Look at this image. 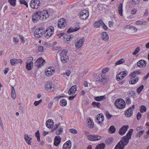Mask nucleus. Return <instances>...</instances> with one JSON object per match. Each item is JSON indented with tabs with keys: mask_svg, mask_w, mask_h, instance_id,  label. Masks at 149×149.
<instances>
[{
	"mask_svg": "<svg viewBox=\"0 0 149 149\" xmlns=\"http://www.w3.org/2000/svg\"><path fill=\"white\" fill-rule=\"evenodd\" d=\"M102 75L100 77H99L97 79V81H98V82H101L103 83H105L107 81V79L105 76H103Z\"/></svg>",
	"mask_w": 149,
	"mask_h": 149,
	"instance_id": "393cba45",
	"label": "nucleus"
},
{
	"mask_svg": "<svg viewBox=\"0 0 149 149\" xmlns=\"http://www.w3.org/2000/svg\"><path fill=\"white\" fill-rule=\"evenodd\" d=\"M113 139L112 138H108L105 141V143L106 144H110L111 143Z\"/></svg>",
	"mask_w": 149,
	"mask_h": 149,
	"instance_id": "09e8293b",
	"label": "nucleus"
},
{
	"mask_svg": "<svg viewBox=\"0 0 149 149\" xmlns=\"http://www.w3.org/2000/svg\"><path fill=\"white\" fill-rule=\"evenodd\" d=\"M42 102L41 99L40 100L38 101H35L34 102V104L35 106H38L40 103Z\"/></svg>",
	"mask_w": 149,
	"mask_h": 149,
	"instance_id": "4d7b16f0",
	"label": "nucleus"
},
{
	"mask_svg": "<svg viewBox=\"0 0 149 149\" xmlns=\"http://www.w3.org/2000/svg\"><path fill=\"white\" fill-rule=\"evenodd\" d=\"M43 50L44 47L42 46H40L38 47V50L39 52H42Z\"/></svg>",
	"mask_w": 149,
	"mask_h": 149,
	"instance_id": "13d9d810",
	"label": "nucleus"
},
{
	"mask_svg": "<svg viewBox=\"0 0 149 149\" xmlns=\"http://www.w3.org/2000/svg\"><path fill=\"white\" fill-rule=\"evenodd\" d=\"M129 28L131 29L132 31L133 30L134 32H135L137 31V28L136 27L132 26H130Z\"/></svg>",
	"mask_w": 149,
	"mask_h": 149,
	"instance_id": "603ef678",
	"label": "nucleus"
},
{
	"mask_svg": "<svg viewBox=\"0 0 149 149\" xmlns=\"http://www.w3.org/2000/svg\"><path fill=\"white\" fill-rule=\"evenodd\" d=\"M129 126L126 125L123 126L119 130V134L121 135H123L128 129Z\"/></svg>",
	"mask_w": 149,
	"mask_h": 149,
	"instance_id": "f8f14e48",
	"label": "nucleus"
},
{
	"mask_svg": "<svg viewBox=\"0 0 149 149\" xmlns=\"http://www.w3.org/2000/svg\"><path fill=\"white\" fill-rule=\"evenodd\" d=\"M133 113L132 107H130L128 109L125 111V115L127 117H129L132 115Z\"/></svg>",
	"mask_w": 149,
	"mask_h": 149,
	"instance_id": "4be33fe9",
	"label": "nucleus"
},
{
	"mask_svg": "<svg viewBox=\"0 0 149 149\" xmlns=\"http://www.w3.org/2000/svg\"><path fill=\"white\" fill-rule=\"evenodd\" d=\"M11 96L14 99H15L16 98V94L15 91V88L13 86H12L11 91Z\"/></svg>",
	"mask_w": 149,
	"mask_h": 149,
	"instance_id": "bb28decb",
	"label": "nucleus"
},
{
	"mask_svg": "<svg viewBox=\"0 0 149 149\" xmlns=\"http://www.w3.org/2000/svg\"><path fill=\"white\" fill-rule=\"evenodd\" d=\"M123 3H120L119 6L118 7V12L119 14L121 16H122L123 15Z\"/></svg>",
	"mask_w": 149,
	"mask_h": 149,
	"instance_id": "c756f323",
	"label": "nucleus"
},
{
	"mask_svg": "<svg viewBox=\"0 0 149 149\" xmlns=\"http://www.w3.org/2000/svg\"><path fill=\"white\" fill-rule=\"evenodd\" d=\"M15 62L16 64L17 63H20L22 64V61L21 59H15Z\"/></svg>",
	"mask_w": 149,
	"mask_h": 149,
	"instance_id": "69168bd1",
	"label": "nucleus"
},
{
	"mask_svg": "<svg viewBox=\"0 0 149 149\" xmlns=\"http://www.w3.org/2000/svg\"><path fill=\"white\" fill-rule=\"evenodd\" d=\"M106 98L105 95H103L100 96H97L95 97V100L97 101H100L105 99Z\"/></svg>",
	"mask_w": 149,
	"mask_h": 149,
	"instance_id": "7c9ffc66",
	"label": "nucleus"
},
{
	"mask_svg": "<svg viewBox=\"0 0 149 149\" xmlns=\"http://www.w3.org/2000/svg\"><path fill=\"white\" fill-rule=\"evenodd\" d=\"M77 86L74 85L72 86L69 89L68 91L69 95H74V94L77 91Z\"/></svg>",
	"mask_w": 149,
	"mask_h": 149,
	"instance_id": "f3484780",
	"label": "nucleus"
},
{
	"mask_svg": "<svg viewBox=\"0 0 149 149\" xmlns=\"http://www.w3.org/2000/svg\"><path fill=\"white\" fill-rule=\"evenodd\" d=\"M92 105L93 107H97L98 108H100L101 107V104L99 102H96L94 101L92 103Z\"/></svg>",
	"mask_w": 149,
	"mask_h": 149,
	"instance_id": "c9c22d12",
	"label": "nucleus"
},
{
	"mask_svg": "<svg viewBox=\"0 0 149 149\" xmlns=\"http://www.w3.org/2000/svg\"><path fill=\"white\" fill-rule=\"evenodd\" d=\"M15 58H13L11 59L10 61V63L12 65H14L16 64L15 62Z\"/></svg>",
	"mask_w": 149,
	"mask_h": 149,
	"instance_id": "0e129e2a",
	"label": "nucleus"
},
{
	"mask_svg": "<svg viewBox=\"0 0 149 149\" xmlns=\"http://www.w3.org/2000/svg\"><path fill=\"white\" fill-rule=\"evenodd\" d=\"M136 93V92L134 91H132L131 92H130V93L129 94V96H134V95Z\"/></svg>",
	"mask_w": 149,
	"mask_h": 149,
	"instance_id": "e2e57ef3",
	"label": "nucleus"
},
{
	"mask_svg": "<svg viewBox=\"0 0 149 149\" xmlns=\"http://www.w3.org/2000/svg\"><path fill=\"white\" fill-rule=\"evenodd\" d=\"M104 116L102 113H100L97 116L96 120H97V123L101 125L103 122L104 120Z\"/></svg>",
	"mask_w": 149,
	"mask_h": 149,
	"instance_id": "4468645a",
	"label": "nucleus"
},
{
	"mask_svg": "<svg viewBox=\"0 0 149 149\" xmlns=\"http://www.w3.org/2000/svg\"><path fill=\"white\" fill-rule=\"evenodd\" d=\"M146 108L145 105H142L140 107V111L142 113L145 112L146 111Z\"/></svg>",
	"mask_w": 149,
	"mask_h": 149,
	"instance_id": "4c0bfd02",
	"label": "nucleus"
},
{
	"mask_svg": "<svg viewBox=\"0 0 149 149\" xmlns=\"http://www.w3.org/2000/svg\"><path fill=\"white\" fill-rule=\"evenodd\" d=\"M88 139L91 141H96L101 139V136L99 135H88L87 136Z\"/></svg>",
	"mask_w": 149,
	"mask_h": 149,
	"instance_id": "6e6552de",
	"label": "nucleus"
},
{
	"mask_svg": "<svg viewBox=\"0 0 149 149\" xmlns=\"http://www.w3.org/2000/svg\"><path fill=\"white\" fill-rule=\"evenodd\" d=\"M80 17L83 19H86L89 16V13L87 10H83L80 13Z\"/></svg>",
	"mask_w": 149,
	"mask_h": 149,
	"instance_id": "9b49d317",
	"label": "nucleus"
},
{
	"mask_svg": "<svg viewBox=\"0 0 149 149\" xmlns=\"http://www.w3.org/2000/svg\"><path fill=\"white\" fill-rule=\"evenodd\" d=\"M146 22H143V21L138 20L135 22V24L137 25H142L146 24Z\"/></svg>",
	"mask_w": 149,
	"mask_h": 149,
	"instance_id": "a19ab883",
	"label": "nucleus"
},
{
	"mask_svg": "<svg viewBox=\"0 0 149 149\" xmlns=\"http://www.w3.org/2000/svg\"><path fill=\"white\" fill-rule=\"evenodd\" d=\"M122 141H120L116 145L114 149H123L125 145L123 144Z\"/></svg>",
	"mask_w": 149,
	"mask_h": 149,
	"instance_id": "412c9836",
	"label": "nucleus"
},
{
	"mask_svg": "<svg viewBox=\"0 0 149 149\" xmlns=\"http://www.w3.org/2000/svg\"><path fill=\"white\" fill-rule=\"evenodd\" d=\"M133 130L132 129H131L127 134L126 136H124L122 138V140L120 141H122L123 144L124 145L126 146L127 145L129 142V140L131 137Z\"/></svg>",
	"mask_w": 149,
	"mask_h": 149,
	"instance_id": "f03ea898",
	"label": "nucleus"
},
{
	"mask_svg": "<svg viewBox=\"0 0 149 149\" xmlns=\"http://www.w3.org/2000/svg\"><path fill=\"white\" fill-rule=\"evenodd\" d=\"M43 27H40L38 29H36L34 32V35L35 37L36 36L40 34L42 30L43 29Z\"/></svg>",
	"mask_w": 149,
	"mask_h": 149,
	"instance_id": "cd10ccee",
	"label": "nucleus"
},
{
	"mask_svg": "<svg viewBox=\"0 0 149 149\" xmlns=\"http://www.w3.org/2000/svg\"><path fill=\"white\" fill-rule=\"evenodd\" d=\"M24 138L26 142L28 144L31 145V142H30V141L31 139V138L29 137L27 134H26L24 135Z\"/></svg>",
	"mask_w": 149,
	"mask_h": 149,
	"instance_id": "473e14b6",
	"label": "nucleus"
},
{
	"mask_svg": "<svg viewBox=\"0 0 149 149\" xmlns=\"http://www.w3.org/2000/svg\"><path fill=\"white\" fill-rule=\"evenodd\" d=\"M45 30V28H43V29L42 30V31H41L40 34V35H37L35 37L36 38H39L41 37H42V36L43 34L44 33H45V31H44Z\"/></svg>",
	"mask_w": 149,
	"mask_h": 149,
	"instance_id": "de8ad7c7",
	"label": "nucleus"
},
{
	"mask_svg": "<svg viewBox=\"0 0 149 149\" xmlns=\"http://www.w3.org/2000/svg\"><path fill=\"white\" fill-rule=\"evenodd\" d=\"M103 22L102 19H100L99 21H96L95 22L94 25V27L95 28H99L101 25H102Z\"/></svg>",
	"mask_w": 149,
	"mask_h": 149,
	"instance_id": "a878e982",
	"label": "nucleus"
},
{
	"mask_svg": "<svg viewBox=\"0 0 149 149\" xmlns=\"http://www.w3.org/2000/svg\"><path fill=\"white\" fill-rule=\"evenodd\" d=\"M101 38L104 41L107 42L109 39V36L106 32H104L102 33Z\"/></svg>",
	"mask_w": 149,
	"mask_h": 149,
	"instance_id": "5701e85b",
	"label": "nucleus"
},
{
	"mask_svg": "<svg viewBox=\"0 0 149 149\" xmlns=\"http://www.w3.org/2000/svg\"><path fill=\"white\" fill-rule=\"evenodd\" d=\"M54 28L53 26H51L48 27L46 30L45 37L47 38H49L54 33Z\"/></svg>",
	"mask_w": 149,
	"mask_h": 149,
	"instance_id": "39448f33",
	"label": "nucleus"
},
{
	"mask_svg": "<svg viewBox=\"0 0 149 149\" xmlns=\"http://www.w3.org/2000/svg\"><path fill=\"white\" fill-rule=\"evenodd\" d=\"M102 26L104 29L106 31L108 29V27L107 26L104 24V23L103 22V23H102Z\"/></svg>",
	"mask_w": 149,
	"mask_h": 149,
	"instance_id": "680f3d73",
	"label": "nucleus"
},
{
	"mask_svg": "<svg viewBox=\"0 0 149 149\" xmlns=\"http://www.w3.org/2000/svg\"><path fill=\"white\" fill-rule=\"evenodd\" d=\"M93 122L91 119V118H89V120L88 121V126H89V127H88L90 128H92L93 127Z\"/></svg>",
	"mask_w": 149,
	"mask_h": 149,
	"instance_id": "2f4dec72",
	"label": "nucleus"
},
{
	"mask_svg": "<svg viewBox=\"0 0 149 149\" xmlns=\"http://www.w3.org/2000/svg\"><path fill=\"white\" fill-rule=\"evenodd\" d=\"M40 2L39 0H32L30 2V6L33 8L37 9L39 7Z\"/></svg>",
	"mask_w": 149,
	"mask_h": 149,
	"instance_id": "423d86ee",
	"label": "nucleus"
},
{
	"mask_svg": "<svg viewBox=\"0 0 149 149\" xmlns=\"http://www.w3.org/2000/svg\"><path fill=\"white\" fill-rule=\"evenodd\" d=\"M125 62V60L123 58H122L116 62L115 63V65L116 66L118 65L122 64L123 63Z\"/></svg>",
	"mask_w": 149,
	"mask_h": 149,
	"instance_id": "c03bdc74",
	"label": "nucleus"
},
{
	"mask_svg": "<svg viewBox=\"0 0 149 149\" xmlns=\"http://www.w3.org/2000/svg\"><path fill=\"white\" fill-rule=\"evenodd\" d=\"M26 68L28 70H30L32 69V66L33 64L26 63Z\"/></svg>",
	"mask_w": 149,
	"mask_h": 149,
	"instance_id": "58836bf2",
	"label": "nucleus"
},
{
	"mask_svg": "<svg viewBox=\"0 0 149 149\" xmlns=\"http://www.w3.org/2000/svg\"><path fill=\"white\" fill-rule=\"evenodd\" d=\"M45 62V61L42 57H40L34 63V64L38 67H40L42 66Z\"/></svg>",
	"mask_w": 149,
	"mask_h": 149,
	"instance_id": "9d476101",
	"label": "nucleus"
},
{
	"mask_svg": "<svg viewBox=\"0 0 149 149\" xmlns=\"http://www.w3.org/2000/svg\"><path fill=\"white\" fill-rule=\"evenodd\" d=\"M66 144V143H64L63 144V149H70L71 147L69 146Z\"/></svg>",
	"mask_w": 149,
	"mask_h": 149,
	"instance_id": "5fc2aeb1",
	"label": "nucleus"
},
{
	"mask_svg": "<svg viewBox=\"0 0 149 149\" xmlns=\"http://www.w3.org/2000/svg\"><path fill=\"white\" fill-rule=\"evenodd\" d=\"M141 113L139 112L137 113L136 115V118L137 120H139L140 119L141 117Z\"/></svg>",
	"mask_w": 149,
	"mask_h": 149,
	"instance_id": "bf43d9fd",
	"label": "nucleus"
},
{
	"mask_svg": "<svg viewBox=\"0 0 149 149\" xmlns=\"http://www.w3.org/2000/svg\"><path fill=\"white\" fill-rule=\"evenodd\" d=\"M105 145L104 143H102L97 145L95 147V149H104Z\"/></svg>",
	"mask_w": 149,
	"mask_h": 149,
	"instance_id": "c85d7f7f",
	"label": "nucleus"
},
{
	"mask_svg": "<svg viewBox=\"0 0 149 149\" xmlns=\"http://www.w3.org/2000/svg\"><path fill=\"white\" fill-rule=\"evenodd\" d=\"M144 130H141L138 132L136 134V136L140 137L144 133Z\"/></svg>",
	"mask_w": 149,
	"mask_h": 149,
	"instance_id": "3c124183",
	"label": "nucleus"
},
{
	"mask_svg": "<svg viewBox=\"0 0 149 149\" xmlns=\"http://www.w3.org/2000/svg\"><path fill=\"white\" fill-rule=\"evenodd\" d=\"M139 80L138 77H131L129 83L130 84H134L137 83Z\"/></svg>",
	"mask_w": 149,
	"mask_h": 149,
	"instance_id": "b1692460",
	"label": "nucleus"
},
{
	"mask_svg": "<svg viewBox=\"0 0 149 149\" xmlns=\"http://www.w3.org/2000/svg\"><path fill=\"white\" fill-rule=\"evenodd\" d=\"M84 40L85 38L84 37H83L79 40L75 44V47L77 48L80 47L83 44Z\"/></svg>",
	"mask_w": 149,
	"mask_h": 149,
	"instance_id": "dca6fc26",
	"label": "nucleus"
},
{
	"mask_svg": "<svg viewBox=\"0 0 149 149\" xmlns=\"http://www.w3.org/2000/svg\"><path fill=\"white\" fill-rule=\"evenodd\" d=\"M16 0H8V2L11 5L15 7L16 5Z\"/></svg>",
	"mask_w": 149,
	"mask_h": 149,
	"instance_id": "37998d69",
	"label": "nucleus"
},
{
	"mask_svg": "<svg viewBox=\"0 0 149 149\" xmlns=\"http://www.w3.org/2000/svg\"><path fill=\"white\" fill-rule=\"evenodd\" d=\"M144 87V86L143 85H141L139 87L136 89V92L139 94L141 91H142Z\"/></svg>",
	"mask_w": 149,
	"mask_h": 149,
	"instance_id": "79ce46f5",
	"label": "nucleus"
},
{
	"mask_svg": "<svg viewBox=\"0 0 149 149\" xmlns=\"http://www.w3.org/2000/svg\"><path fill=\"white\" fill-rule=\"evenodd\" d=\"M69 131L74 134H76L77 133V131L75 129L73 128L70 129Z\"/></svg>",
	"mask_w": 149,
	"mask_h": 149,
	"instance_id": "6e6d98bb",
	"label": "nucleus"
},
{
	"mask_svg": "<svg viewBox=\"0 0 149 149\" xmlns=\"http://www.w3.org/2000/svg\"><path fill=\"white\" fill-rule=\"evenodd\" d=\"M63 131V128L62 127H60L58 129V130L56 131V135H60V134H62V132Z\"/></svg>",
	"mask_w": 149,
	"mask_h": 149,
	"instance_id": "ea45409f",
	"label": "nucleus"
},
{
	"mask_svg": "<svg viewBox=\"0 0 149 149\" xmlns=\"http://www.w3.org/2000/svg\"><path fill=\"white\" fill-rule=\"evenodd\" d=\"M19 37L22 40V42L23 43V44H24L25 43V40L24 39V38L23 36H22L21 35H19Z\"/></svg>",
	"mask_w": 149,
	"mask_h": 149,
	"instance_id": "774afa93",
	"label": "nucleus"
},
{
	"mask_svg": "<svg viewBox=\"0 0 149 149\" xmlns=\"http://www.w3.org/2000/svg\"><path fill=\"white\" fill-rule=\"evenodd\" d=\"M41 20H44L46 19L47 17L49 16V13L48 11L43 10L41 12Z\"/></svg>",
	"mask_w": 149,
	"mask_h": 149,
	"instance_id": "ddd939ff",
	"label": "nucleus"
},
{
	"mask_svg": "<svg viewBox=\"0 0 149 149\" xmlns=\"http://www.w3.org/2000/svg\"><path fill=\"white\" fill-rule=\"evenodd\" d=\"M67 52L68 50L64 49L59 53L61 61L63 63H66L69 59L68 56L67 55Z\"/></svg>",
	"mask_w": 149,
	"mask_h": 149,
	"instance_id": "f257e3e1",
	"label": "nucleus"
},
{
	"mask_svg": "<svg viewBox=\"0 0 149 149\" xmlns=\"http://www.w3.org/2000/svg\"><path fill=\"white\" fill-rule=\"evenodd\" d=\"M20 2L21 4H24L27 7H28V4L25 0H20Z\"/></svg>",
	"mask_w": 149,
	"mask_h": 149,
	"instance_id": "8fccbe9b",
	"label": "nucleus"
},
{
	"mask_svg": "<svg viewBox=\"0 0 149 149\" xmlns=\"http://www.w3.org/2000/svg\"><path fill=\"white\" fill-rule=\"evenodd\" d=\"M140 49V47H138L135 49L134 51L133 52L132 54L134 55H136L139 52Z\"/></svg>",
	"mask_w": 149,
	"mask_h": 149,
	"instance_id": "49530a36",
	"label": "nucleus"
},
{
	"mask_svg": "<svg viewBox=\"0 0 149 149\" xmlns=\"http://www.w3.org/2000/svg\"><path fill=\"white\" fill-rule=\"evenodd\" d=\"M32 19L33 22H36L39 19L41 20V11H39L34 13L32 16Z\"/></svg>",
	"mask_w": 149,
	"mask_h": 149,
	"instance_id": "20e7f679",
	"label": "nucleus"
},
{
	"mask_svg": "<svg viewBox=\"0 0 149 149\" xmlns=\"http://www.w3.org/2000/svg\"><path fill=\"white\" fill-rule=\"evenodd\" d=\"M106 117L108 119H110L112 117V116L111 115L109 112L107 113L106 114Z\"/></svg>",
	"mask_w": 149,
	"mask_h": 149,
	"instance_id": "338daca9",
	"label": "nucleus"
},
{
	"mask_svg": "<svg viewBox=\"0 0 149 149\" xmlns=\"http://www.w3.org/2000/svg\"><path fill=\"white\" fill-rule=\"evenodd\" d=\"M68 35H67V36H64L63 37H64V38L66 39V41L67 42H68V41H70L71 39H72V38L73 37V36H72V35H68Z\"/></svg>",
	"mask_w": 149,
	"mask_h": 149,
	"instance_id": "a18cd8bd",
	"label": "nucleus"
},
{
	"mask_svg": "<svg viewBox=\"0 0 149 149\" xmlns=\"http://www.w3.org/2000/svg\"><path fill=\"white\" fill-rule=\"evenodd\" d=\"M54 73V70H52V71L51 70H46L45 72V74L47 76H50L52 75Z\"/></svg>",
	"mask_w": 149,
	"mask_h": 149,
	"instance_id": "e433bc0d",
	"label": "nucleus"
},
{
	"mask_svg": "<svg viewBox=\"0 0 149 149\" xmlns=\"http://www.w3.org/2000/svg\"><path fill=\"white\" fill-rule=\"evenodd\" d=\"M54 125L53 121L52 119H48L46 122V125L49 128H52Z\"/></svg>",
	"mask_w": 149,
	"mask_h": 149,
	"instance_id": "6ab92c4d",
	"label": "nucleus"
},
{
	"mask_svg": "<svg viewBox=\"0 0 149 149\" xmlns=\"http://www.w3.org/2000/svg\"><path fill=\"white\" fill-rule=\"evenodd\" d=\"M60 105L64 107L67 104V102L66 100L65 99H61L60 102Z\"/></svg>",
	"mask_w": 149,
	"mask_h": 149,
	"instance_id": "f704fd0d",
	"label": "nucleus"
},
{
	"mask_svg": "<svg viewBox=\"0 0 149 149\" xmlns=\"http://www.w3.org/2000/svg\"><path fill=\"white\" fill-rule=\"evenodd\" d=\"M80 28V27H79V24H77L75 25V27L74 28L71 27L69 28L67 31V32L69 33L77 31Z\"/></svg>",
	"mask_w": 149,
	"mask_h": 149,
	"instance_id": "a211bd4d",
	"label": "nucleus"
},
{
	"mask_svg": "<svg viewBox=\"0 0 149 149\" xmlns=\"http://www.w3.org/2000/svg\"><path fill=\"white\" fill-rule=\"evenodd\" d=\"M115 105L117 108L119 109H122L125 107V103L123 99L119 98L115 101Z\"/></svg>",
	"mask_w": 149,
	"mask_h": 149,
	"instance_id": "7ed1b4c3",
	"label": "nucleus"
},
{
	"mask_svg": "<svg viewBox=\"0 0 149 149\" xmlns=\"http://www.w3.org/2000/svg\"><path fill=\"white\" fill-rule=\"evenodd\" d=\"M130 76L131 77H138L136 76V74L135 73V72L134 71L132 72L131 73L130 75Z\"/></svg>",
	"mask_w": 149,
	"mask_h": 149,
	"instance_id": "052dcab7",
	"label": "nucleus"
},
{
	"mask_svg": "<svg viewBox=\"0 0 149 149\" xmlns=\"http://www.w3.org/2000/svg\"><path fill=\"white\" fill-rule=\"evenodd\" d=\"M54 85L51 81H49L45 84V89L47 91H52L54 90Z\"/></svg>",
	"mask_w": 149,
	"mask_h": 149,
	"instance_id": "0eeeda50",
	"label": "nucleus"
},
{
	"mask_svg": "<svg viewBox=\"0 0 149 149\" xmlns=\"http://www.w3.org/2000/svg\"><path fill=\"white\" fill-rule=\"evenodd\" d=\"M109 132L111 134L114 133L116 130V129L113 125L111 126L109 129Z\"/></svg>",
	"mask_w": 149,
	"mask_h": 149,
	"instance_id": "72a5a7b5",
	"label": "nucleus"
},
{
	"mask_svg": "<svg viewBox=\"0 0 149 149\" xmlns=\"http://www.w3.org/2000/svg\"><path fill=\"white\" fill-rule=\"evenodd\" d=\"M66 25V20L64 18H61L58 21V26L59 28L63 29Z\"/></svg>",
	"mask_w": 149,
	"mask_h": 149,
	"instance_id": "1a4fd4ad",
	"label": "nucleus"
},
{
	"mask_svg": "<svg viewBox=\"0 0 149 149\" xmlns=\"http://www.w3.org/2000/svg\"><path fill=\"white\" fill-rule=\"evenodd\" d=\"M147 64L146 61L144 60H140L137 63V66L139 68L145 67Z\"/></svg>",
	"mask_w": 149,
	"mask_h": 149,
	"instance_id": "2eb2a0df",
	"label": "nucleus"
},
{
	"mask_svg": "<svg viewBox=\"0 0 149 149\" xmlns=\"http://www.w3.org/2000/svg\"><path fill=\"white\" fill-rule=\"evenodd\" d=\"M33 60V58L31 56L28 58L27 62L26 63H31L33 64L32 61Z\"/></svg>",
	"mask_w": 149,
	"mask_h": 149,
	"instance_id": "864d4df0",
	"label": "nucleus"
},
{
	"mask_svg": "<svg viewBox=\"0 0 149 149\" xmlns=\"http://www.w3.org/2000/svg\"><path fill=\"white\" fill-rule=\"evenodd\" d=\"M61 140V137L59 136H57L55 137L54 139V144L56 146H58L60 143Z\"/></svg>",
	"mask_w": 149,
	"mask_h": 149,
	"instance_id": "aec40b11",
	"label": "nucleus"
}]
</instances>
